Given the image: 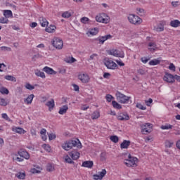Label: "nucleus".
Masks as SVG:
<instances>
[{
    "mask_svg": "<svg viewBox=\"0 0 180 180\" xmlns=\"http://www.w3.org/2000/svg\"><path fill=\"white\" fill-rule=\"evenodd\" d=\"M127 157L125 156L124 159V164L128 168H136L139 167V158L131 155V154L128 153L126 154Z\"/></svg>",
    "mask_w": 180,
    "mask_h": 180,
    "instance_id": "nucleus-1",
    "label": "nucleus"
},
{
    "mask_svg": "<svg viewBox=\"0 0 180 180\" xmlns=\"http://www.w3.org/2000/svg\"><path fill=\"white\" fill-rule=\"evenodd\" d=\"M73 147H77V148H82V145L79 139H76L75 140L66 141L62 144V148L65 151H70Z\"/></svg>",
    "mask_w": 180,
    "mask_h": 180,
    "instance_id": "nucleus-2",
    "label": "nucleus"
},
{
    "mask_svg": "<svg viewBox=\"0 0 180 180\" xmlns=\"http://www.w3.org/2000/svg\"><path fill=\"white\" fill-rule=\"evenodd\" d=\"M81 155V153L78 150H72L69 153V155H66L64 157V160L65 162H68V164H74V161H76V160H78ZM72 160L74 161H72Z\"/></svg>",
    "mask_w": 180,
    "mask_h": 180,
    "instance_id": "nucleus-3",
    "label": "nucleus"
},
{
    "mask_svg": "<svg viewBox=\"0 0 180 180\" xmlns=\"http://www.w3.org/2000/svg\"><path fill=\"white\" fill-rule=\"evenodd\" d=\"M127 19L129 23L135 25L136 26H139V25H141L143 23V19L136 14H129Z\"/></svg>",
    "mask_w": 180,
    "mask_h": 180,
    "instance_id": "nucleus-4",
    "label": "nucleus"
},
{
    "mask_svg": "<svg viewBox=\"0 0 180 180\" xmlns=\"http://www.w3.org/2000/svg\"><path fill=\"white\" fill-rule=\"evenodd\" d=\"M96 20L99 23H105L107 25V23L110 22V17H109L106 13H101L96 16Z\"/></svg>",
    "mask_w": 180,
    "mask_h": 180,
    "instance_id": "nucleus-5",
    "label": "nucleus"
},
{
    "mask_svg": "<svg viewBox=\"0 0 180 180\" xmlns=\"http://www.w3.org/2000/svg\"><path fill=\"white\" fill-rule=\"evenodd\" d=\"M115 96L117 98V102L119 103H129L130 101V97L127 96L123 94H122L120 91H117L115 94Z\"/></svg>",
    "mask_w": 180,
    "mask_h": 180,
    "instance_id": "nucleus-6",
    "label": "nucleus"
},
{
    "mask_svg": "<svg viewBox=\"0 0 180 180\" xmlns=\"http://www.w3.org/2000/svg\"><path fill=\"white\" fill-rule=\"evenodd\" d=\"M104 65L108 70H116L117 68V64L115 63L113 60L109 59L108 58H105L103 60Z\"/></svg>",
    "mask_w": 180,
    "mask_h": 180,
    "instance_id": "nucleus-7",
    "label": "nucleus"
},
{
    "mask_svg": "<svg viewBox=\"0 0 180 180\" xmlns=\"http://www.w3.org/2000/svg\"><path fill=\"white\" fill-rule=\"evenodd\" d=\"M109 56H113L114 57H119L120 58H124V52L117 49H110L107 51Z\"/></svg>",
    "mask_w": 180,
    "mask_h": 180,
    "instance_id": "nucleus-8",
    "label": "nucleus"
},
{
    "mask_svg": "<svg viewBox=\"0 0 180 180\" xmlns=\"http://www.w3.org/2000/svg\"><path fill=\"white\" fill-rule=\"evenodd\" d=\"M141 129L142 134H148L153 131V125L150 123H146L141 126Z\"/></svg>",
    "mask_w": 180,
    "mask_h": 180,
    "instance_id": "nucleus-9",
    "label": "nucleus"
},
{
    "mask_svg": "<svg viewBox=\"0 0 180 180\" xmlns=\"http://www.w3.org/2000/svg\"><path fill=\"white\" fill-rule=\"evenodd\" d=\"M110 39H112V35L110 34H107L105 36H100L97 38H96L94 39V41L97 44H103L106 40H110Z\"/></svg>",
    "mask_w": 180,
    "mask_h": 180,
    "instance_id": "nucleus-10",
    "label": "nucleus"
},
{
    "mask_svg": "<svg viewBox=\"0 0 180 180\" xmlns=\"http://www.w3.org/2000/svg\"><path fill=\"white\" fill-rule=\"evenodd\" d=\"M52 44L57 50H61L63 46H64V42L61 39L56 37L53 39Z\"/></svg>",
    "mask_w": 180,
    "mask_h": 180,
    "instance_id": "nucleus-11",
    "label": "nucleus"
},
{
    "mask_svg": "<svg viewBox=\"0 0 180 180\" xmlns=\"http://www.w3.org/2000/svg\"><path fill=\"white\" fill-rule=\"evenodd\" d=\"M174 77L171 73L166 72L163 77V80L169 84H174L175 82Z\"/></svg>",
    "mask_w": 180,
    "mask_h": 180,
    "instance_id": "nucleus-12",
    "label": "nucleus"
},
{
    "mask_svg": "<svg viewBox=\"0 0 180 180\" xmlns=\"http://www.w3.org/2000/svg\"><path fill=\"white\" fill-rule=\"evenodd\" d=\"M78 78L83 84H88V82H89V79H91L89 75L86 73L79 74Z\"/></svg>",
    "mask_w": 180,
    "mask_h": 180,
    "instance_id": "nucleus-13",
    "label": "nucleus"
},
{
    "mask_svg": "<svg viewBox=\"0 0 180 180\" xmlns=\"http://www.w3.org/2000/svg\"><path fill=\"white\" fill-rule=\"evenodd\" d=\"M106 169H103L101 172H98V174H94L93 175V179L94 180H103L105 177V175H106Z\"/></svg>",
    "mask_w": 180,
    "mask_h": 180,
    "instance_id": "nucleus-14",
    "label": "nucleus"
},
{
    "mask_svg": "<svg viewBox=\"0 0 180 180\" xmlns=\"http://www.w3.org/2000/svg\"><path fill=\"white\" fill-rule=\"evenodd\" d=\"M148 49L151 53H154V51H157V50H158V47H157V44L155 42H149L148 44Z\"/></svg>",
    "mask_w": 180,
    "mask_h": 180,
    "instance_id": "nucleus-15",
    "label": "nucleus"
},
{
    "mask_svg": "<svg viewBox=\"0 0 180 180\" xmlns=\"http://www.w3.org/2000/svg\"><path fill=\"white\" fill-rule=\"evenodd\" d=\"M117 119L118 120H129V119H130V117H129V115L126 112H120L117 116Z\"/></svg>",
    "mask_w": 180,
    "mask_h": 180,
    "instance_id": "nucleus-16",
    "label": "nucleus"
},
{
    "mask_svg": "<svg viewBox=\"0 0 180 180\" xmlns=\"http://www.w3.org/2000/svg\"><path fill=\"white\" fill-rule=\"evenodd\" d=\"M165 25H167V22L166 21H161L158 25L155 27V30L156 32H164V26H165Z\"/></svg>",
    "mask_w": 180,
    "mask_h": 180,
    "instance_id": "nucleus-17",
    "label": "nucleus"
},
{
    "mask_svg": "<svg viewBox=\"0 0 180 180\" xmlns=\"http://www.w3.org/2000/svg\"><path fill=\"white\" fill-rule=\"evenodd\" d=\"M18 155L20 157H22V158H25V160H29V158H30V155H29V153L25 150H20L18 151Z\"/></svg>",
    "mask_w": 180,
    "mask_h": 180,
    "instance_id": "nucleus-18",
    "label": "nucleus"
},
{
    "mask_svg": "<svg viewBox=\"0 0 180 180\" xmlns=\"http://www.w3.org/2000/svg\"><path fill=\"white\" fill-rule=\"evenodd\" d=\"M43 71H44V72L49 74V75H56L57 74V72L54 70H53V68L48 66H45L43 68Z\"/></svg>",
    "mask_w": 180,
    "mask_h": 180,
    "instance_id": "nucleus-19",
    "label": "nucleus"
},
{
    "mask_svg": "<svg viewBox=\"0 0 180 180\" xmlns=\"http://www.w3.org/2000/svg\"><path fill=\"white\" fill-rule=\"evenodd\" d=\"M39 22L41 27H47V26H49V21L44 17H39Z\"/></svg>",
    "mask_w": 180,
    "mask_h": 180,
    "instance_id": "nucleus-20",
    "label": "nucleus"
},
{
    "mask_svg": "<svg viewBox=\"0 0 180 180\" xmlns=\"http://www.w3.org/2000/svg\"><path fill=\"white\" fill-rule=\"evenodd\" d=\"M56 30H57V27L53 25H50L45 28V32H46L47 33H56Z\"/></svg>",
    "mask_w": 180,
    "mask_h": 180,
    "instance_id": "nucleus-21",
    "label": "nucleus"
},
{
    "mask_svg": "<svg viewBox=\"0 0 180 180\" xmlns=\"http://www.w3.org/2000/svg\"><path fill=\"white\" fill-rule=\"evenodd\" d=\"M98 33H99V29H98L97 27L91 29L90 30H89L86 32L87 36H96V34H98Z\"/></svg>",
    "mask_w": 180,
    "mask_h": 180,
    "instance_id": "nucleus-22",
    "label": "nucleus"
},
{
    "mask_svg": "<svg viewBox=\"0 0 180 180\" xmlns=\"http://www.w3.org/2000/svg\"><path fill=\"white\" fill-rule=\"evenodd\" d=\"M12 131L15 133H18V134H25L26 133V130H24L22 127H14L12 128Z\"/></svg>",
    "mask_w": 180,
    "mask_h": 180,
    "instance_id": "nucleus-23",
    "label": "nucleus"
},
{
    "mask_svg": "<svg viewBox=\"0 0 180 180\" xmlns=\"http://www.w3.org/2000/svg\"><path fill=\"white\" fill-rule=\"evenodd\" d=\"M131 142L130 141L124 140L122 143L120 144L121 150H124L129 148L130 146Z\"/></svg>",
    "mask_w": 180,
    "mask_h": 180,
    "instance_id": "nucleus-24",
    "label": "nucleus"
},
{
    "mask_svg": "<svg viewBox=\"0 0 180 180\" xmlns=\"http://www.w3.org/2000/svg\"><path fill=\"white\" fill-rule=\"evenodd\" d=\"M74 15V11L72 10H70L68 11H64L61 16L62 18H64L65 19H68V18H71Z\"/></svg>",
    "mask_w": 180,
    "mask_h": 180,
    "instance_id": "nucleus-25",
    "label": "nucleus"
},
{
    "mask_svg": "<svg viewBox=\"0 0 180 180\" xmlns=\"http://www.w3.org/2000/svg\"><path fill=\"white\" fill-rule=\"evenodd\" d=\"M82 167L84 168H92L94 167V162L91 160L84 161L82 162Z\"/></svg>",
    "mask_w": 180,
    "mask_h": 180,
    "instance_id": "nucleus-26",
    "label": "nucleus"
},
{
    "mask_svg": "<svg viewBox=\"0 0 180 180\" xmlns=\"http://www.w3.org/2000/svg\"><path fill=\"white\" fill-rule=\"evenodd\" d=\"M34 98V94H30L27 96V98L24 100L25 103L26 105H31V103L33 102V99Z\"/></svg>",
    "mask_w": 180,
    "mask_h": 180,
    "instance_id": "nucleus-27",
    "label": "nucleus"
},
{
    "mask_svg": "<svg viewBox=\"0 0 180 180\" xmlns=\"http://www.w3.org/2000/svg\"><path fill=\"white\" fill-rule=\"evenodd\" d=\"M46 106H48L49 110L50 112H51V110L54 109V106H56V104H55V102H54V99L52 98L51 101H48L46 103Z\"/></svg>",
    "mask_w": 180,
    "mask_h": 180,
    "instance_id": "nucleus-28",
    "label": "nucleus"
},
{
    "mask_svg": "<svg viewBox=\"0 0 180 180\" xmlns=\"http://www.w3.org/2000/svg\"><path fill=\"white\" fill-rule=\"evenodd\" d=\"M169 25L172 27H179L180 21H179V20H173L170 21Z\"/></svg>",
    "mask_w": 180,
    "mask_h": 180,
    "instance_id": "nucleus-29",
    "label": "nucleus"
},
{
    "mask_svg": "<svg viewBox=\"0 0 180 180\" xmlns=\"http://www.w3.org/2000/svg\"><path fill=\"white\" fill-rule=\"evenodd\" d=\"M4 16H5V18H6L7 19L9 18H13V13L11 10H4Z\"/></svg>",
    "mask_w": 180,
    "mask_h": 180,
    "instance_id": "nucleus-30",
    "label": "nucleus"
},
{
    "mask_svg": "<svg viewBox=\"0 0 180 180\" xmlns=\"http://www.w3.org/2000/svg\"><path fill=\"white\" fill-rule=\"evenodd\" d=\"M67 110H68V105H65L60 108L58 113L59 115H65V113H67Z\"/></svg>",
    "mask_w": 180,
    "mask_h": 180,
    "instance_id": "nucleus-31",
    "label": "nucleus"
},
{
    "mask_svg": "<svg viewBox=\"0 0 180 180\" xmlns=\"http://www.w3.org/2000/svg\"><path fill=\"white\" fill-rule=\"evenodd\" d=\"M174 146V141L170 140H166L165 142V148H172Z\"/></svg>",
    "mask_w": 180,
    "mask_h": 180,
    "instance_id": "nucleus-32",
    "label": "nucleus"
},
{
    "mask_svg": "<svg viewBox=\"0 0 180 180\" xmlns=\"http://www.w3.org/2000/svg\"><path fill=\"white\" fill-rule=\"evenodd\" d=\"M99 117H101V112H99V111H94L91 114V119L93 120H96V119H99Z\"/></svg>",
    "mask_w": 180,
    "mask_h": 180,
    "instance_id": "nucleus-33",
    "label": "nucleus"
},
{
    "mask_svg": "<svg viewBox=\"0 0 180 180\" xmlns=\"http://www.w3.org/2000/svg\"><path fill=\"white\" fill-rule=\"evenodd\" d=\"M161 63V60L160 58L153 59L149 61V65H158Z\"/></svg>",
    "mask_w": 180,
    "mask_h": 180,
    "instance_id": "nucleus-34",
    "label": "nucleus"
},
{
    "mask_svg": "<svg viewBox=\"0 0 180 180\" xmlns=\"http://www.w3.org/2000/svg\"><path fill=\"white\" fill-rule=\"evenodd\" d=\"M43 170V169L40 167H37V169L36 168H33L31 169V172L32 174H40V172H41V171Z\"/></svg>",
    "mask_w": 180,
    "mask_h": 180,
    "instance_id": "nucleus-35",
    "label": "nucleus"
},
{
    "mask_svg": "<svg viewBox=\"0 0 180 180\" xmlns=\"http://www.w3.org/2000/svg\"><path fill=\"white\" fill-rule=\"evenodd\" d=\"M35 75H37V77H40L41 78H46V75L44 74V72L37 70L35 71Z\"/></svg>",
    "mask_w": 180,
    "mask_h": 180,
    "instance_id": "nucleus-36",
    "label": "nucleus"
},
{
    "mask_svg": "<svg viewBox=\"0 0 180 180\" xmlns=\"http://www.w3.org/2000/svg\"><path fill=\"white\" fill-rule=\"evenodd\" d=\"M16 178L18 179H25L26 178V174L23 172H18L15 174Z\"/></svg>",
    "mask_w": 180,
    "mask_h": 180,
    "instance_id": "nucleus-37",
    "label": "nucleus"
},
{
    "mask_svg": "<svg viewBox=\"0 0 180 180\" xmlns=\"http://www.w3.org/2000/svg\"><path fill=\"white\" fill-rule=\"evenodd\" d=\"M7 81H11L12 82H16V77L11 75H6L4 77Z\"/></svg>",
    "mask_w": 180,
    "mask_h": 180,
    "instance_id": "nucleus-38",
    "label": "nucleus"
},
{
    "mask_svg": "<svg viewBox=\"0 0 180 180\" xmlns=\"http://www.w3.org/2000/svg\"><path fill=\"white\" fill-rule=\"evenodd\" d=\"M172 125L169 124H166L165 125H162L160 127V129H162V130H171V129H172Z\"/></svg>",
    "mask_w": 180,
    "mask_h": 180,
    "instance_id": "nucleus-39",
    "label": "nucleus"
},
{
    "mask_svg": "<svg viewBox=\"0 0 180 180\" xmlns=\"http://www.w3.org/2000/svg\"><path fill=\"white\" fill-rule=\"evenodd\" d=\"M112 105L115 109H122V105L119 104L116 101H112Z\"/></svg>",
    "mask_w": 180,
    "mask_h": 180,
    "instance_id": "nucleus-40",
    "label": "nucleus"
},
{
    "mask_svg": "<svg viewBox=\"0 0 180 180\" xmlns=\"http://www.w3.org/2000/svg\"><path fill=\"white\" fill-rule=\"evenodd\" d=\"M46 171H48V172H53V171H54V165L49 163L46 165Z\"/></svg>",
    "mask_w": 180,
    "mask_h": 180,
    "instance_id": "nucleus-41",
    "label": "nucleus"
},
{
    "mask_svg": "<svg viewBox=\"0 0 180 180\" xmlns=\"http://www.w3.org/2000/svg\"><path fill=\"white\" fill-rule=\"evenodd\" d=\"M136 106L138 109H140L141 110H147V107L146 105H143V104H141V103H137Z\"/></svg>",
    "mask_w": 180,
    "mask_h": 180,
    "instance_id": "nucleus-42",
    "label": "nucleus"
},
{
    "mask_svg": "<svg viewBox=\"0 0 180 180\" xmlns=\"http://www.w3.org/2000/svg\"><path fill=\"white\" fill-rule=\"evenodd\" d=\"M65 61L66 63H68L69 64H72V63H75V61H77V60L75 58H74L73 57H68L66 58Z\"/></svg>",
    "mask_w": 180,
    "mask_h": 180,
    "instance_id": "nucleus-43",
    "label": "nucleus"
},
{
    "mask_svg": "<svg viewBox=\"0 0 180 180\" xmlns=\"http://www.w3.org/2000/svg\"><path fill=\"white\" fill-rule=\"evenodd\" d=\"M0 92L3 95H8V94H9V90H8V89H6V87H1Z\"/></svg>",
    "mask_w": 180,
    "mask_h": 180,
    "instance_id": "nucleus-44",
    "label": "nucleus"
},
{
    "mask_svg": "<svg viewBox=\"0 0 180 180\" xmlns=\"http://www.w3.org/2000/svg\"><path fill=\"white\" fill-rule=\"evenodd\" d=\"M110 140L112 141V143H119V137L116 135L111 136Z\"/></svg>",
    "mask_w": 180,
    "mask_h": 180,
    "instance_id": "nucleus-45",
    "label": "nucleus"
},
{
    "mask_svg": "<svg viewBox=\"0 0 180 180\" xmlns=\"http://www.w3.org/2000/svg\"><path fill=\"white\" fill-rule=\"evenodd\" d=\"M80 22H81V23H83L84 25H86L89 22V19L88 18V17H82L80 19Z\"/></svg>",
    "mask_w": 180,
    "mask_h": 180,
    "instance_id": "nucleus-46",
    "label": "nucleus"
},
{
    "mask_svg": "<svg viewBox=\"0 0 180 180\" xmlns=\"http://www.w3.org/2000/svg\"><path fill=\"white\" fill-rule=\"evenodd\" d=\"M42 148H44L45 150L47 151L48 153H50V151H51V147L49 144H46V143L43 144Z\"/></svg>",
    "mask_w": 180,
    "mask_h": 180,
    "instance_id": "nucleus-47",
    "label": "nucleus"
},
{
    "mask_svg": "<svg viewBox=\"0 0 180 180\" xmlns=\"http://www.w3.org/2000/svg\"><path fill=\"white\" fill-rule=\"evenodd\" d=\"M0 23L8 24L9 23V20L6 17H1L0 18Z\"/></svg>",
    "mask_w": 180,
    "mask_h": 180,
    "instance_id": "nucleus-48",
    "label": "nucleus"
},
{
    "mask_svg": "<svg viewBox=\"0 0 180 180\" xmlns=\"http://www.w3.org/2000/svg\"><path fill=\"white\" fill-rule=\"evenodd\" d=\"M136 13H137V15H139L140 16H143V15H144V9L141 8H137Z\"/></svg>",
    "mask_w": 180,
    "mask_h": 180,
    "instance_id": "nucleus-49",
    "label": "nucleus"
},
{
    "mask_svg": "<svg viewBox=\"0 0 180 180\" xmlns=\"http://www.w3.org/2000/svg\"><path fill=\"white\" fill-rule=\"evenodd\" d=\"M105 99H106L107 102H112V100L115 99V97H113V96H112L110 94H107L105 96Z\"/></svg>",
    "mask_w": 180,
    "mask_h": 180,
    "instance_id": "nucleus-50",
    "label": "nucleus"
},
{
    "mask_svg": "<svg viewBox=\"0 0 180 180\" xmlns=\"http://www.w3.org/2000/svg\"><path fill=\"white\" fill-rule=\"evenodd\" d=\"M26 89H29V91H33L34 89V86L30 84V83H27L25 84Z\"/></svg>",
    "mask_w": 180,
    "mask_h": 180,
    "instance_id": "nucleus-51",
    "label": "nucleus"
},
{
    "mask_svg": "<svg viewBox=\"0 0 180 180\" xmlns=\"http://www.w3.org/2000/svg\"><path fill=\"white\" fill-rule=\"evenodd\" d=\"M6 105H8L6 100L4 98H0V106H6Z\"/></svg>",
    "mask_w": 180,
    "mask_h": 180,
    "instance_id": "nucleus-52",
    "label": "nucleus"
},
{
    "mask_svg": "<svg viewBox=\"0 0 180 180\" xmlns=\"http://www.w3.org/2000/svg\"><path fill=\"white\" fill-rule=\"evenodd\" d=\"M0 49L1 51H12V49L8 46H1Z\"/></svg>",
    "mask_w": 180,
    "mask_h": 180,
    "instance_id": "nucleus-53",
    "label": "nucleus"
},
{
    "mask_svg": "<svg viewBox=\"0 0 180 180\" xmlns=\"http://www.w3.org/2000/svg\"><path fill=\"white\" fill-rule=\"evenodd\" d=\"M145 103L146 106H151V103H153V98H149L148 100H146Z\"/></svg>",
    "mask_w": 180,
    "mask_h": 180,
    "instance_id": "nucleus-54",
    "label": "nucleus"
},
{
    "mask_svg": "<svg viewBox=\"0 0 180 180\" xmlns=\"http://www.w3.org/2000/svg\"><path fill=\"white\" fill-rule=\"evenodd\" d=\"M73 90L75 91V92H79V86L77 84H72Z\"/></svg>",
    "mask_w": 180,
    "mask_h": 180,
    "instance_id": "nucleus-55",
    "label": "nucleus"
},
{
    "mask_svg": "<svg viewBox=\"0 0 180 180\" xmlns=\"http://www.w3.org/2000/svg\"><path fill=\"white\" fill-rule=\"evenodd\" d=\"M110 73L109 72H104L103 74V78H105V79H109V78H110Z\"/></svg>",
    "mask_w": 180,
    "mask_h": 180,
    "instance_id": "nucleus-56",
    "label": "nucleus"
},
{
    "mask_svg": "<svg viewBox=\"0 0 180 180\" xmlns=\"http://www.w3.org/2000/svg\"><path fill=\"white\" fill-rule=\"evenodd\" d=\"M49 140H56V135L55 134H49Z\"/></svg>",
    "mask_w": 180,
    "mask_h": 180,
    "instance_id": "nucleus-57",
    "label": "nucleus"
},
{
    "mask_svg": "<svg viewBox=\"0 0 180 180\" xmlns=\"http://www.w3.org/2000/svg\"><path fill=\"white\" fill-rule=\"evenodd\" d=\"M169 70H171L172 71H175V65H174V63H170L169 66Z\"/></svg>",
    "mask_w": 180,
    "mask_h": 180,
    "instance_id": "nucleus-58",
    "label": "nucleus"
},
{
    "mask_svg": "<svg viewBox=\"0 0 180 180\" xmlns=\"http://www.w3.org/2000/svg\"><path fill=\"white\" fill-rule=\"evenodd\" d=\"M1 117H2L3 119H5V120H9V117H8L7 113L1 114Z\"/></svg>",
    "mask_w": 180,
    "mask_h": 180,
    "instance_id": "nucleus-59",
    "label": "nucleus"
},
{
    "mask_svg": "<svg viewBox=\"0 0 180 180\" xmlns=\"http://www.w3.org/2000/svg\"><path fill=\"white\" fill-rule=\"evenodd\" d=\"M115 61L117 64H118V65H120V67H124V63L122 61H120L119 60H116Z\"/></svg>",
    "mask_w": 180,
    "mask_h": 180,
    "instance_id": "nucleus-60",
    "label": "nucleus"
},
{
    "mask_svg": "<svg viewBox=\"0 0 180 180\" xmlns=\"http://www.w3.org/2000/svg\"><path fill=\"white\" fill-rule=\"evenodd\" d=\"M87 109H89V105H83L81 107V110H87Z\"/></svg>",
    "mask_w": 180,
    "mask_h": 180,
    "instance_id": "nucleus-61",
    "label": "nucleus"
},
{
    "mask_svg": "<svg viewBox=\"0 0 180 180\" xmlns=\"http://www.w3.org/2000/svg\"><path fill=\"white\" fill-rule=\"evenodd\" d=\"M31 136H34L37 134L36 129H30Z\"/></svg>",
    "mask_w": 180,
    "mask_h": 180,
    "instance_id": "nucleus-62",
    "label": "nucleus"
},
{
    "mask_svg": "<svg viewBox=\"0 0 180 180\" xmlns=\"http://www.w3.org/2000/svg\"><path fill=\"white\" fill-rule=\"evenodd\" d=\"M174 79H176V81H177L178 82H180V76L175 75Z\"/></svg>",
    "mask_w": 180,
    "mask_h": 180,
    "instance_id": "nucleus-63",
    "label": "nucleus"
},
{
    "mask_svg": "<svg viewBox=\"0 0 180 180\" xmlns=\"http://www.w3.org/2000/svg\"><path fill=\"white\" fill-rule=\"evenodd\" d=\"M176 147L180 150V140L177 141L176 143Z\"/></svg>",
    "mask_w": 180,
    "mask_h": 180,
    "instance_id": "nucleus-64",
    "label": "nucleus"
}]
</instances>
